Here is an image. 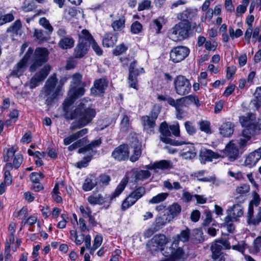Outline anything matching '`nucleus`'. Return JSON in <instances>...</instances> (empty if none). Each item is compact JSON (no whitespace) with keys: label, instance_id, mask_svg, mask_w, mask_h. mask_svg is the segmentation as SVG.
Segmentation results:
<instances>
[{"label":"nucleus","instance_id":"nucleus-1","mask_svg":"<svg viewBox=\"0 0 261 261\" xmlns=\"http://www.w3.org/2000/svg\"><path fill=\"white\" fill-rule=\"evenodd\" d=\"M176 243L174 242L169 244L168 239L164 234H159L154 236L146 244L147 250L153 254L161 251L165 257H169L170 259L176 258H184V252L180 248H175Z\"/></svg>","mask_w":261,"mask_h":261},{"label":"nucleus","instance_id":"nucleus-2","mask_svg":"<svg viewBox=\"0 0 261 261\" xmlns=\"http://www.w3.org/2000/svg\"><path fill=\"white\" fill-rule=\"evenodd\" d=\"M64 112L66 119L75 120L70 126L71 130L87 125L91 122L96 115L94 109L87 107L83 102H81L74 110L70 111L69 108Z\"/></svg>","mask_w":261,"mask_h":261},{"label":"nucleus","instance_id":"nucleus-3","mask_svg":"<svg viewBox=\"0 0 261 261\" xmlns=\"http://www.w3.org/2000/svg\"><path fill=\"white\" fill-rule=\"evenodd\" d=\"M67 80V79L66 77H62L60 81L59 85L56 87L57 83L56 74H54L48 77L43 89L48 104L62 94V87Z\"/></svg>","mask_w":261,"mask_h":261},{"label":"nucleus","instance_id":"nucleus-4","mask_svg":"<svg viewBox=\"0 0 261 261\" xmlns=\"http://www.w3.org/2000/svg\"><path fill=\"white\" fill-rule=\"evenodd\" d=\"M259 196L254 193L253 199L250 201L247 213L248 222L253 225L258 224L261 222V203Z\"/></svg>","mask_w":261,"mask_h":261},{"label":"nucleus","instance_id":"nucleus-5","mask_svg":"<svg viewBox=\"0 0 261 261\" xmlns=\"http://www.w3.org/2000/svg\"><path fill=\"white\" fill-rule=\"evenodd\" d=\"M190 28L189 22H179L169 31L168 36L175 42L183 40L188 37Z\"/></svg>","mask_w":261,"mask_h":261},{"label":"nucleus","instance_id":"nucleus-6","mask_svg":"<svg viewBox=\"0 0 261 261\" xmlns=\"http://www.w3.org/2000/svg\"><path fill=\"white\" fill-rule=\"evenodd\" d=\"M101 143L100 139L96 140L88 145L79 149V153L84 154L85 156L82 161L77 163L76 166L78 168H82L87 166L88 163L91 161L92 156L95 153L94 148L98 146Z\"/></svg>","mask_w":261,"mask_h":261},{"label":"nucleus","instance_id":"nucleus-7","mask_svg":"<svg viewBox=\"0 0 261 261\" xmlns=\"http://www.w3.org/2000/svg\"><path fill=\"white\" fill-rule=\"evenodd\" d=\"M175 93L180 96L189 94L191 90V84L189 79L184 75H178L173 82Z\"/></svg>","mask_w":261,"mask_h":261},{"label":"nucleus","instance_id":"nucleus-8","mask_svg":"<svg viewBox=\"0 0 261 261\" xmlns=\"http://www.w3.org/2000/svg\"><path fill=\"white\" fill-rule=\"evenodd\" d=\"M239 120L242 126L244 127L243 130H247L254 134L256 129H261V125L258 124V119L253 114H247L241 116Z\"/></svg>","mask_w":261,"mask_h":261},{"label":"nucleus","instance_id":"nucleus-9","mask_svg":"<svg viewBox=\"0 0 261 261\" xmlns=\"http://www.w3.org/2000/svg\"><path fill=\"white\" fill-rule=\"evenodd\" d=\"M85 83H83L81 86L70 87L68 92V97L65 100L63 103L64 111H66L67 108L71 106L76 98L82 96L84 94L85 92Z\"/></svg>","mask_w":261,"mask_h":261},{"label":"nucleus","instance_id":"nucleus-10","mask_svg":"<svg viewBox=\"0 0 261 261\" xmlns=\"http://www.w3.org/2000/svg\"><path fill=\"white\" fill-rule=\"evenodd\" d=\"M48 52L46 48L42 47H37L34 53L33 60L34 63L31 66L30 70L34 72L37 68L41 66L43 63L48 60Z\"/></svg>","mask_w":261,"mask_h":261},{"label":"nucleus","instance_id":"nucleus-11","mask_svg":"<svg viewBox=\"0 0 261 261\" xmlns=\"http://www.w3.org/2000/svg\"><path fill=\"white\" fill-rule=\"evenodd\" d=\"M158 112L152 111L150 115H145L141 117V122L143 130L147 134L149 135L154 134L155 120L158 118Z\"/></svg>","mask_w":261,"mask_h":261},{"label":"nucleus","instance_id":"nucleus-12","mask_svg":"<svg viewBox=\"0 0 261 261\" xmlns=\"http://www.w3.org/2000/svg\"><path fill=\"white\" fill-rule=\"evenodd\" d=\"M145 193V189L139 187L133 191L122 202L121 208L123 211L127 210L134 204Z\"/></svg>","mask_w":261,"mask_h":261},{"label":"nucleus","instance_id":"nucleus-13","mask_svg":"<svg viewBox=\"0 0 261 261\" xmlns=\"http://www.w3.org/2000/svg\"><path fill=\"white\" fill-rule=\"evenodd\" d=\"M16 151V148L15 146H11L6 149L4 150V159L7 163L12 161L14 168L17 169L21 164L23 158L20 154H15Z\"/></svg>","mask_w":261,"mask_h":261},{"label":"nucleus","instance_id":"nucleus-14","mask_svg":"<svg viewBox=\"0 0 261 261\" xmlns=\"http://www.w3.org/2000/svg\"><path fill=\"white\" fill-rule=\"evenodd\" d=\"M50 69V66L49 65H45L39 71L35 73L29 83H25V86H28L32 89L36 88L40 82L46 78Z\"/></svg>","mask_w":261,"mask_h":261},{"label":"nucleus","instance_id":"nucleus-15","mask_svg":"<svg viewBox=\"0 0 261 261\" xmlns=\"http://www.w3.org/2000/svg\"><path fill=\"white\" fill-rule=\"evenodd\" d=\"M128 82L131 87L138 89L137 76L144 72L142 67H138L136 61L132 62L129 66Z\"/></svg>","mask_w":261,"mask_h":261},{"label":"nucleus","instance_id":"nucleus-16","mask_svg":"<svg viewBox=\"0 0 261 261\" xmlns=\"http://www.w3.org/2000/svg\"><path fill=\"white\" fill-rule=\"evenodd\" d=\"M190 49L183 46L173 48L170 53V59L174 63H179L184 60L189 54Z\"/></svg>","mask_w":261,"mask_h":261},{"label":"nucleus","instance_id":"nucleus-17","mask_svg":"<svg viewBox=\"0 0 261 261\" xmlns=\"http://www.w3.org/2000/svg\"><path fill=\"white\" fill-rule=\"evenodd\" d=\"M181 98L177 99L176 100L173 98H169L168 99V104L170 106L174 107L176 110V116L178 119H182L187 115V112L184 109V107H187L188 106L182 101Z\"/></svg>","mask_w":261,"mask_h":261},{"label":"nucleus","instance_id":"nucleus-18","mask_svg":"<svg viewBox=\"0 0 261 261\" xmlns=\"http://www.w3.org/2000/svg\"><path fill=\"white\" fill-rule=\"evenodd\" d=\"M186 144L180 152V155L186 160H191L194 159L196 155L195 148L193 144L186 143L184 141H176L174 145L176 146Z\"/></svg>","mask_w":261,"mask_h":261},{"label":"nucleus","instance_id":"nucleus-19","mask_svg":"<svg viewBox=\"0 0 261 261\" xmlns=\"http://www.w3.org/2000/svg\"><path fill=\"white\" fill-rule=\"evenodd\" d=\"M224 153L229 161H234L239 156L238 144L234 141H230L225 146Z\"/></svg>","mask_w":261,"mask_h":261},{"label":"nucleus","instance_id":"nucleus-20","mask_svg":"<svg viewBox=\"0 0 261 261\" xmlns=\"http://www.w3.org/2000/svg\"><path fill=\"white\" fill-rule=\"evenodd\" d=\"M261 159V147L249 154L246 158L244 165L245 167L251 168L256 164Z\"/></svg>","mask_w":261,"mask_h":261},{"label":"nucleus","instance_id":"nucleus-21","mask_svg":"<svg viewBox=\"0 0 261 261\" xmlns=\"http://www.w3.org/2000/svg\"><path fill=\"white\" fill-rule=\"evenodd\" d=\"M33 52V49L32 48L29 47L23 59L18 63L16 68L12 72V75H16L18 77L21 75L24 71V67L28 61V59L32 54Z\"/></svg>","mask_w":261,"mask_h":261},{"label":"nucleus","instance_id":"nucleus-22","mask_svg":"<svg viewBox=\"0 0 261 261\" xmlns=\"http://www.w3.org/2000/svg\"><path fill=\"white\" fill-rule=\"evenodd\" d=\"M108 86V81L105 79H99L95 81L93 86L91 88V93L94 95H100Z\"/></svg>","mask_w":261,"mask_h":261},{"label":"nucleus","instance_id":"nucleus-23","mask_svg":"<svg viewBox=\"0 0 261 261\" xmlns=\"http://www.w3.org/2000/svg\"><path fill=\"white\" fill-rule=\"evenodd\" d=\"M112 156L118 161H123L128 159L129 156L128 146L125 145H120L113 151Z\"/></svg>","mask_w":261,"mask_h":261},{"label":"nucleus","instance_id":"nucleus-24","mask_svg":"<svg viewBox=\"0 0 261 261\" xmlns=\"http://www.w3.org/2000/svg\"><path fill=\"white\" fill-rule=\"evenodd\" d=\"M227 217L232 220H238L244 214V208L241 204H234L227 210Z\"/></svg>","mask_w":261,"mask_h":261},{"label":"nucleus","instance_id":"nucleus-25","mask_svg":"<svg viewBox=\"0 0 261 261\" xmlns=\"http://www.w3.org/2000/svg\"><path fill=\"white\" fill-rule=\"evenodd\" d=\"M197 9L195 8H187L185 10L177 15V18L181 22H189V20H192L195 18L197 14Z\"/></svg>","mask_w":261,"mask_h":261},{"label":"nucleus","instance_id":"nucleus-26","mask_svg":"<svg viewBox=\"0 0 261 261\" xmlns=\"http://www.w3.org/2000/svg\"><path fill=\"white\" fill-rule=\"evenodd\" d=\"M199 156L201 163L205 164L206 162H211L213 159H218L220 156L211 150L203 148L201 150Z\"/></svg>","mask_w":261,"mask_h":261},{"label":"nucleus","instance_id":"nucleus-27","mask_svg":"<svg viewBox=\"0 0 261 261\" xmlns=\"http://www.w3.org/2000/svg\"><path fill=\"white\" fill-rule=\"evenodd\" d=\"M98 185V179L94 175H90L86 177L83 185V189L85 191H90Z\"/></svg>","mask_w":261,"mask_h":261},{"label":"nucleus","instance_id":"nucleus-28","mask_svg":"<svg viewBox=\"0 0 261 261\" xmlns=\"http://www.w3.org/2000/svg\"><path fill=\"white\" fill-rule=\"evenodd\" d=\"M88 132L87 128H83L81 130L71 134V135L66 137L64 139V144L65 145H68L71 143L72 142L78 140L80 138L83 137Z\"/></svg>","mask_w":261,"mask_h":261},{"label":"nucleus","instance_id":"nucleus-29","mask_svg":"<svg viewBox=\"0 0 261 261\" xmlns=\"http://www.w3.org/2000/svg\"><path fill=\"white\" fill-rule=\"evenodd\" d=\"M219 131L222 137H230L233 133V125L230 122L223 123L219 127Z\"/></svg>","mask_w":261,"mask_h":261},{"label":"nucleus","instance_id":"nucleus-30","mask_svg":"<svg viewBox=\"0 0 261 261\" xmlns=\"http://www.w3.org/2000/svg\"><path fill=\"white\" fill-rule=\"evenodd\" d=\"M64 188V184L63 181H61L57 183L53 189L52 196L54 200L57 203H60L62 201L60 190L62 191Z\"/></svg>","mask_w":261,"mask_h":261},{"label":"nucleus","instance_id":"nucleus-31","mask_svg":"<svg viewBox=\"0 0 261 261\" xmlns=\"http://www.w3.org/2000/svg\"><path fill=\"white\" fill-rule=\"evenodd\" d=\"M148 169H168L172 167V164L169 161L162 160L159 162H155L152 165H148L147 166Z\"/></svg>","mask_w":261,"mask_h":261},{"label":"nucleus","instance_id":"nucleus-32","mask_svg":"<svg viewBox=\"0 0 261 261\" xmlns=\"http://www.w3.org/2000/svg\"><path fill=\"white\" fill-rule=\"evenodd\" d=\"M7 31L11 34L13 37L17 36H20L22 31L21 30V23L20 20H16L13 24L8 28Z\"/></svg>","mask_w":261,"mask_h":261},{"label":"nucleus","instance_id":"nucleus-33","mask_svg":"<svg viewBox=\"0 0 261 261\" xmlns=\"http://www.w3.org/2000/svg\"><path fill=\"white\" fill-rule=\"evenodd\" d=\"M88 44L80 42L74 49V56L77 58H81L84 57L87 53Z\"/></svg>","mask_w":261,"mask_h":261},{"label":"nucleus","instance_id":"nucleus-34","mask_svg":"<svg viewBox=\"0 0 261 261\" xmlns=\"http://www.w3.org/2000/svg\"><path fill=\"white\" fill-rule=\"evenodd\" d=\"M117 41V37L116 35L109 33L106 34L102 39V44L105 47H112Z\"/></svg>","mask_w":261,"mask_h":261},{"label":"nucleus","instance_id":"nucleus-35","mask_svg":"<svg viewBox=\"0 0 261 261\" xmlns=\"http://www.w3.org/2000/svg\"><path fill=\"white\" fill-rule=\"evenodd\" d=\"M13 167L11 163H7L4 168V183L7 186H10L12 181L11 171Z\"/></svg>","mask_w":261,"mask_h":261},{"label":"nucleus","instance_id":"nucleus-36","mask_svg":"<svg viewBox=\"0 0 261 261\" xmlns=\"http://www.w3.org/2000/svg\"><path fill=\"white\" fill-rule=\"evenodd\" d=\"M254 134H252L247 130H243L241 138L238 143L240 149L243 148L246 146L248 142L251 140L252 136Z\"/></svg>","mask_w":261,"mask_h":261},{"label":"nucleus","instance_id":"nucleus-37","mask_svg":"<svg viewBox=\"0 0 261 261\" xmlns=\"http://www.w3.org/2000/svg\"><path fill=\"white\" fill-rule=\"evenodd\" d=\"M160 130L163 137H161L162 141L166 143H169L170 140L166 138L171 135V132L169 130L168 124L166 122H162L160 125Z\"/></svg>","mask_w":261,"mask_h":261},{"label":"nucleus","instance_id":"nucleus-38","mask_svg":"<svg viewBox=\"0 0 261 261\" xmlns=\"http://www.w3.org/2000/svg\"><path fill=\"white\" fill-rule=\"evenodd\" d=\"M79 42L88 44L90 46L91 42L94 40L93 37L87 30H83L79 35Z\"/></svg>","mask_w":261,"mask_h":261},{"label":"nucleus","instance_id":"nucleus-39","mask_svg":"<svg viewBox=\"0 0 261 261\" xmlns=\"http://www.w3.org/2000/svg\"><path fill=\"white\" fill-rule=\"evenodd\" d=\"M128 182V178H123L117 187L114 192L111 195V199L118 196L124 190L127 183Z\"/></svg>","mask_w":261,"mask_h":261},{"label":"nucleus","instance_id":"nucleus-40","mask_svg":"<svg viewBox=\"0 0 261 261\" xmlns=\"http://www.w3.org/2000/svg\"><path fill=\"white\" fill-rule=\"evenodd\" d=\"M74 44V40L70 37H64L60 40L59 43V46L63 49H67L72 47Z\"/></svg>","mask_w":261,"mask_h":261},{"label":"nucleus","instance_id":"nucleus-41","mask_svg":"<svg viewBox=\"0 0 261 261\" xmlns=\"http://www.w3.org/2000/svg\"><path fill=\"white\" fill-rule=\"evenodd\" d=\"M181 98L182 99V101L186 103L188 106L191 103H194L197 107L201 105V102L199 100L198 97L196 96L190 95L189 96L182 97Z\"/></svg>","mask_w":261,"mask_h":261},{"label":"nucleus","instance_id":"nucleus-42","mask_svg":"<svg viewBox=\"0 0 261 261\" xmlns=\"http://www.w3.org/2000/svg\"><path fill=\"white\" fill-rule=\"evenodd\" d=\"M254 94L255 99L252 100L251 103L256 109H258L261 103V86L256 88Z\"/></svg>","mask_w":261,"mask_h":261},{"label":"nucleus","instance_id":"nucleus-43","mask_svg":"<svg viewBox=\"0 0 261 261\" xmlns=\"http://www.w3.org/2000/svg\"><path fill=\"white\" fill-rule=\"evenodd\" d=\"M105 199L100 194H93L88 198V201L91 204H101L105 202Z\"/></svg>","mask_w":261,"mask_h":261},{"label":"nucleus","instance_id":"nucleus-44","mask_svg":"<svg viewBox=\"0 0 261 261\" xmlns=\"http://www.w3.org/2000/svg\"><path fill=\"white\" fill-rule=\"evenodd\" d=\"M181 212V207L177 203H174L169 207V214L172 218L178 216Z\"/></svg>","mask_w":261,"mask_h":261},{"label":"nucleus","instance_id":"nucleus-45","mask_svg":"<svg viewBox=\"0 0 261 261\" xmlns=\"http://www.w3.org/2000/svg\"><path fill=\"white\" fill-rule=\"evenodd\" d=\"M111 26L115 31H121L125 26V19L123 17L119 18L112 23Z\"/></svg>","mask_w":261,"mask_h":261},{"label":"nucleus","instance_id":"nucleus-46","mask_svg":"<svg viewBox=\"0 0 261 261\" xmlns=\"http://www.w3.org/2000/svg\"><path fill=\"white\" fill-rule=\"evenodd\" d=\"M237 220H232L231 218L226 216L225 218L223 227L225 228L229 232L232 233L234 230V226L232 223L233 222Z\"/></svg>","mask_w":261,"mask_h":261},{"label":"nucleus","instance_id":"nucleus-47","mask_svg":"<svg viewBox=\"0 0 261 261\" xmlns=\"http://www.w3.org/2000/svg\"><path fill=\"white\" fill-rule=\"evenodd\" d=\"M168 196L167 193H161L157 195L153 196L149 200V203L151 204H156L164 201Z\"/></svg>","mask_w":261,"mask_h":261},{"label":"nucleus","instance_id":"nucleus-48","mask_svg":"<svg viewBox=\"0 0 261 261\" xmlns=\"http://www.w3.org/2000/svg\"><path fill=\"white\" fill-rule=\"evenodd\" d=\"M163 186L169 190H179L182 189V187L178 181H174L172 184L169 180H165L163 182Z\"/></svg>","mask_w":261,"mask_h":261},{"label":"nucleus","instance_id":"nucleus-49","mask_svg":"<svg viewBox=\"0 0 261 261\" xmlns=\"http://www.w3.org/2000/svg\"><path fill=\"white\" fill-rule=\"evenodd\" d=\"M221 245L216 242L212 245L211 250L213 258L217 259L221 255Z\"/></svg>","mask_w":261,"mask_h":261},{"label":"nucleus","instance_id":"nucleus-50","mask_svg":"<svg viewBox=\"0 0 261 261\" xmlns=\"http://www.w3.org/2000/svg\"><path fill=\"white\" fill-rule=\"evenodd\" d=\"M261 249V236L257 237L253 241L250 252L254 254L258 253Z\"/></svg>","mask_w":261,"mask_h":261},{"label":"nucleus","instance_id":"nucleus-51","mask_svg":"<svg viewBox=\"0 0 261 261\" xmlns=\"http://www.w3.org/2000/svg\"><path fill=\"white\" fill-rule=\"evenodd\" d=\"M150 176V173L148 170H140L136 172L135 179L138 181H142L148 178Z\"/></svg>","mask_w":261,"mask_h":261},{"label":"nucleus","instance_id":"nucleus-52","mask_svg":"<svg viewBox=\"0 0 261 261\" xmlns=\"http://www.w3.org/2000/svg\"><path fill=\"white\" fill-rule=\"evenodd\" d=\"M82 75L79 73H75L72 76V80L70 83V87L81 86Z\"/></svg>","mask_w":261,"mask_h":261},{"label":"nucleus","instance_id":"nucleus-53","mask_svg":"<svg viewBox=\"0 0 261 261\" xmlns=\"http://www.w3.org/2000/svg\"><path fill=\"white\" fill-rule=\"evenodd\" d=\"M250 190L249 186L247 184H243L236 188V192L241 196H244L249 192Z\"/></svg>","mask_w":261,"mask_h":261},{"label":"nucleus","instance_id":"nucleus-54","mask_svg":"<svg viewBox=\"0 0 261 261\" xmlns=\"http://www.w3.org/2000/svg\"><path fill=\"white\" fill-rule=\"evenodd\" d=\"M76 10L73 8H68L64 10V16L65 19L70 20L76 16Z\"/></svg>","mask_w":261,"mask_h":261},{"label":"nucleus","instance_id":"nucleus-55","mask_svg":"<svg viewBox=\"0 0 261 261\" xmlns=\"http://www.w3.org/2000/svg\"><path fill=\"white\" fill-rule=\"evenodd\" d=\"M228 31L229 36L232 39L239 38L242 36L243 34V31L241 29H237L234 31L232 27H229Z\"/></svg>","mask_w":261,"mask_h":261},{"label":"nucleus","instance_id":"nucleus-56","mask_svg":"<svg viewBox=\"0 0 261 261\" xmlns=\"http://www.w3.org/2000/svg\"><path fill=\"white\" fill-rule=\"evenodd\" d=\"M34 36L39 41L43 42L47 40V37L42 30L35 29Z\"/></svg>","mask_w":261,"mask_h":261},{"label":"nucleus","instance_id":"nucleus-57","mask_svg":"<svg viewBox=\"0 0 261 261\" xmlns=\"http://www.w3.org/2000/svg\"><path fill=\"white\" fill-rule=\"evenodd\" d=\"M200 129L206 134H211L210 123L207 121L202 120L199 122Z\"/></svg>","mask_w":261,"mask_h":261},{"label":"nucleus","instance_id":"nucleus-58","mask_svg":"<svg viewBox=\"0 0 261 261\" xmlns=\"http://www.w3.org/2000/svg\"><path fill=\"white\" fill-rule=\"evenodd\" d=\"M88 142V139L87 137H84L81 139L78 140L77 141L74 142L72 145H70L68 147V150L70 151H72L74 149L81 146L82 145H84Z\"/></svg>","mask_w":261,"mask_h":261},{"label":"nucleus","instance_id":"nucleus-59","mask_svg":"<svg viewBox=\"0 0 261 261\" xmlns=\"http://www.w3.org/2000/svg\"><path fill=\"white\" fill-rule=\"evenodd\" d=\"M39 24L46 29L49 33L53 31V28L50 24L49 21L45 17H42L39 19Z\"/></svg>","mask_w":261,"mask_h":261},{"label":"nucleus","instance_id":"nucleus-60","mask_svg":"<svg viewBox=\"0 0 261 261\" xmlns=\"http://www.w3.org/2000/svg\"><path fill=\"white\" fill-rule=\"evenodd\" d=\"M218 46V43L215 40H208L205 42L204 47L206 50L211 51H215Z\"/></svg>","mask_w":261,"mask_h":261},{"label":"nucleus","instance_id":"nucleus-61","mask_svg":"<svg viewBox=\"0 0 261 261\" xmlns=\"http://www.w3.org/2000/svg\"><path fill=\"white\" fill-rule=\"evenodd\" d=\"M97 178L98 179V185L100 187L108 185L110 180V176L105 174H102Z\"/></svg>","mask_w":261,"mask_h":261},{"label":"nucleus","instance_id":"nucleus-62","mask_svg":"<svg viewBox=\"0 0 261 261\" xmlns=\"http://www.w3.org/2000/svg\"><path fill=\"white\" fill-rule=\"evenodd\" d=\"M190 235V230L186 228L181 231L179 234L177 236V239L183 242H187L189 240Z\"/></svg>","mask_w":261,"mask_h":261},{"label":"nucleus","instance_id":"nucleus-63","mask_svg":"<svg viewBox=\"0 0 261 261\" xmlns=\"http://www.w3.org/2000/svg\"><path fill=\"white\" fill-rule=\"evenodd\" d=\"M141 146L138 145L136 146L134 149L133 155L130 157V160L132 162H135L137 161L141 154Z\"/></svg>","mask_w":261,"mask_h":261},{"label":"nucleus","instance_id":"nucleus-64","mask_svg":"<svg viewBox=\"0 0 261 261\" xmlns=\"http://www.w3.org/2000/svg\"><path fill=\"white\" fill-rule=\"evenodd\" d=\"M185 126L187 133L190 135H192L196 132V128L193 123L190 121L185 122Z\"/></svg>","mask_w":261,"mask_h":261}]
</instances>
